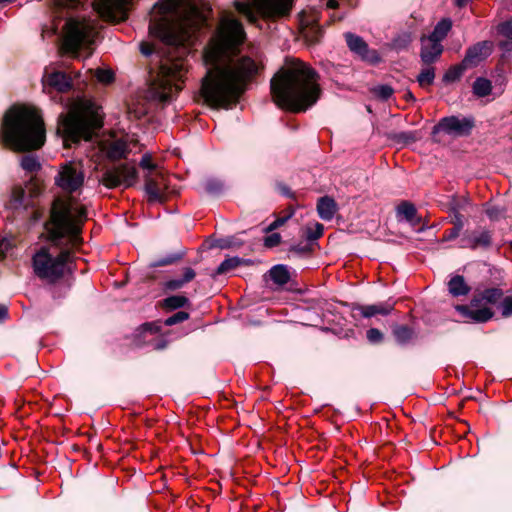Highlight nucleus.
<instances>
[{
	"mask_svg": "<svg viewBox=\"0 0 512 512\" xmlns=\"http://www.w3.org/2000/svg\"><path fill=\"white\" fill-rule=\"evenodd\" d=\"M245 32L241 22L231 16L220 20L204 57L213 65L202 80L201 96L212 108H227L235 104L262 66L248 56L232 58L243 43Z\"/></svg>",
	"mask_w": 512,
	"mask_h": 512,
	"instance_id": "1",
	"label": "nucleus"
},
{
	"mask_svg": "<svg viewBox=\"0 0 512 512\" xmlns=\"http://www.w3.org/2000/svg\"><path fill=\"white\" fill-rule=\"evenodd\" d=\"M159 9L162 16L151 19L149 32L179 52L175 60L168 59L162 63L150 87L153 99L167 102L182 89L187 73V62L183 55L189 52L196 32L206 25L210 9L200 8L190 2L180 3L178 0H169Z\"/></svg>",
	"mask_w": 512,
	"mask_h": 512,
	"instance_id": "2",
	"label": "nucleus"
},
{
	"mask_svg": "<svg viewBox=\"0 0 512 512\" xmlns=\"http://www.w3.org/2000/svg\"><path fill=\"white\" fill-rule=\"evenodd\" d=\"M319 78L309 64L299 59L287 61L270 81L272 99L282 109L304 112L320 98Z\"/></svg>",
	"mask_w": 512,
	"mask_h": 512,
	"instance_id": "3",
	"label": "nucleus"
},
{
	"mask_svg": "<svg viewBox=\"0 0 512 512\" xmlns=\"http://www.w3.org/2000/svg\"><path fill=\"white\" fill-rule=\"evenodd\" d=\"M3 142L12 150L23 152L41 148L46 139L44 121L38 109L13 106L4 115Z\"/></svg>",
	"mask_w": 512,
	"mask_h": 512,
	"instance_id": "4",
	"label": "nucleus"
},
{
	"mask_svg": "<svg viewBox=\"0 0 512 512\" xmlns=\"http://www.w3.org/2000/svg\"><path fill=\"white\" fill-rule=\"evenodd\" d=\"M86 220L87 211L83 204L72 198H57L52 203L45 229L56 245L75 248L82 243L81 232Z\"/></svg>",
	"mask_w": 512,
	"mask_h": 512,
	"instance_id": "5",
	"label": "nucleus"
},
{
	"mask_svg": "<svg viewBox=\"0 0 512 512\" xmlns=\"http://www.w3.org/2000/svg\"><path fill=\"white\" fill-rule=\"evenodd\" d=\"M103 125L101 107L91 100L76 102L66 114L58 118L57 132L64 141L76 143L91 139L95 130Z\"/></svg>",
	"mask_w": 512,
	"mask_h": 512,
	"instance_id": "6",
	"label": "nucleus"
},
{
	"mask_svg": "<svg viewBox=\"0 0 512 512\" xmlns=\"http://www.w3.org/2000/svg\"><path fill=\"white\" fill-rule=\"evenodd\" d=\"M71 261V251L68 248L54 255L48 248L42 247L34 254L32 264L37 277L49 283H55L63 277Z\"/></svg>",
	"mask_w": 512,
	"mask_h": 512,
	"instance_id": "7",
	"label": "nucleus"
},
{
	"mask_svg": "<svg viewBox=\"0 0 512 512\" xmlns=\"http://www.w3.org/2000/svg\"><path fill=\"white\" fill-rule=\"evenodd\" d=\"M293 0H247L236 1L235 7L249 22H256L258 17L275 19L289 15Z\"/></svg>",
	"mask_w": 512,
	"mask_h": 512,
	"instance_id": "8",
	"label": "nucleus"
},
{
	"mask_svg": "<svg viewBox=\"0 0 512 512\" xmlns=\"http://www.w3.org/2000/svg\"><path fill=\"white\" fill-rule=\"evenodd\" d=\"M96 36L97 30L92 22L71 18L64 26L62 48L65 52L78 57L79 49L92 45Z\"/></svg>",
	"mask_w": 512,
	"mask_h": 512,
	"instance_id": "9",
	"label": "nucleus"
},
{
	"mask_svg": "<svg viewBox=\"0 0 512 512\" xmlns=\"http://www.w3.org/2000/svg\"><path fill=\"white\" fill-rule=\"evenodd\" d=\"M503 297V291L500 288H488L476 295L471 301L470 306L459 305L457 310L464 316L474 322L484 323L490 320L494 313L489 307H478V303L485 301L486 303L496 304Z\"/></svg>",
	"mask_w": 512,
	"mask_h": 512,
	"instance_id": "10",
	"label": "nucleus"
},
{
	"mask_svg": "<svg viewBox=\"0 0 512 512\" xmlns=\"http://www.w3.org/2000/svg\"><path fill=\"white\" fill-rule=\"evenodd\" d=\"M138 179V172L134 165L123 163L107 168L101 177V183L109 188L132 187Z\"/></svg>",
	"mask_w": 512,
	"mask_h": 512,
	"instance_id": "11",
	"label": "nucleus"
},
{
	"mask_svg": "<svg viewBox=\"0 0 512 512\" xmlns=\"http://www.w3.org/2000/svg\"><path fill=\"white\" fill-rule=\"evenodd\" d=\"M85 174L80 163L70 161L60 166L55 184L64 192H78L84 184Z\"/></svg>",
	"mask_w": 512,
	"mask_h": 512,
	"instance_id": "12",
	"label": "nucleus"
},
{
	"mask_svg": "<svg viewBox=\"0 0 512 512\" xmlns=\"http://www.w3.org/2000/svg\"><path fill=\"white\" fill-rule=\"evenodd\" d=\"M474 126L472 117L448 116L439 120L433 127L432 134L442 132L452 137H464L470 135Z\"/></svg>",
	"mask_w": 512,
	"mask_h": 512,
	"instance_id": "13",
	"label": "nucleus"
},
{
	"mask_svg": "<svg viewBox=\"0 0 512 512\" xmlns=\"http://www.w3.org/2000/svg\"><path fill=\"white\" fill-rule=\"evenodd\" d=\"M161 322H147L140 325L134 333V341L137 346L149 345L154 350H162L166 347L167 341L161 335Z\"/></svg>",
	"mask_w": 512,
	"mask_h": 512,
	"instance_id": "14",
	"label": "nucleus"
},
{
	"mask_svg": "<svg viewBox=\"0 0 512 512\" xmlns=\"http://www.w3.org/2000/svg\"><path fill=\"white\" fill-rule=\"evenodd\" d=\"M131 0H94L93 6L106 21H123L127 17V6Z\"/></svg>",
	"mask_w": 512,
	"mask_h": 512,
	"instance_id": "15",
	"label": "nucleus"
},
{
	"mask_svg": "<svg viewBox=\"0 0 512 512\" xmlns=\"http://www.w3.org/2000/svg\"><path fill=\"white\" fill-rule=\"evenodd\" d=\"M145 192L150 202H164L168 179L162 170L144 174Z\"/></svg>",
	"mask_w": 512,
	"mask_h": 512,
	"instance_id": "16",
	"label": "nucleus"
},
{
	"mask_svg": "<svg viewBox=\"0 0 512 512\" xmlns=\"http://www.w3.org/2000/svg\"><path fill=\"white\" fill-rule=\"evenodd\" d=\"M344 38L349 50L357 55L361 60L373 65L378 64L381 61L378 51L370 49L362 37L352 32H346L344 33Z\"/></svg>",
	"mask_w": 512,
	"mask_h": 512,
	"instance_id": "17",
	"label": "nucleus"
},
{
	"mask_svg": "<svg viewBox=\"0 0 512 512\" xmlns=\"http://www.w3.org/2000/svg\"><path fill=\"white\" fill-rule=\"evenodd\" d=\"M493 45L489 41H482L469 47L463 59L464 66L476 67L492 53Z\"/></svg>",
	"mask_w": 512,
	"mask_h": 512,
	"instance_id": "18",
	"label": "nucleus"
},
{
	"mask_svg": "<svg viewBox=\"0 0 512 512\" xmlns=\"http://www.w3.org/2000/svg\"><path fill=\"white\" fill-rule=\"evenodd\" d=\"M41 193V187L36 182L31 180L26 188L15 187L12 190L11 202L14 208L19 206L27 207L31 204L30 198L36 197Z\"/></svg>",
	"mask_w": 512,
	"mask_h": 512,
	"instance_id": "19",
	"label": "nucleus"
},
{
	"mask_svg": "<svg viewBox=\"0 0 512 512\" xmlns=\"http://www.w3.org/2000/svg\"><path fill=\"white\" fill-rule=\"evenodd\" d=\"M462 247L470 249L489 248L492 244V233L489 230H475L471 233L465 234L462 238Z\"/></svg>",
	"mask_w": 512,
	"mask_h": 512,
	"instance_id": "20",
	"label": "nucleus"
},
{
	"mask_svg": "<svg viewBox=\"0 0 512 512\" xmlns=\"http://www.w3.org/2000/svg\"><path fill=\"white\" fill-rule=\"evenodd\" d=\"M442 52L443 46L441 43L427 37L421 38L420 57L425 65L434 63L441 56Z\"/></svg>",
	"mask_w": 512,
	"mask_h": 512,
	"instance_id": "21",
	"label": "nucleus"
},
{
	"mask_svg": "<svg viewBox=\"0 0 512 512\" xmlns=\"http://www.w3.org/2000/svg\"><path fill=\"white\" fill-rule=\"evenodd\" d=\"M43 85L58 92H67L72 87V80L66 73L55 71L43 78Z\"/></svg>",
	"mask_w": 512,
	"mask_h": 512,
	"instance_id": "22",
	"label": "nucleus"
},
{
	"mask_svg": "<svg viewBox=\"0 0 512 512\" xmlns=\"http://www.w3.org/2000/svg\"><path fill=\"white\" fill-rule=\"evenodd\" d=\"M396 216L399 221L405 220L412 227L418 226L421 222L415 205L408 201H403L397 206Z\"/></svg>",
	"mask_w": 512,
	"mask_h": 512,
	"instance_id": "23",
	"label": "nucleus"
},
{
	"mask_svg": "<svg viewBox=\"0 0 512 512\" xmlns=\"http://www.w3.org/2000/svg\"><path fill=\"white\" fill-rule=\"evenodd\" d=\"M103 150L107 158L113 161L126 158L130 152L127 142L123 139H117L107 143L103 147Z\"/></svg>",
	"mask_w": 512,
	"mask_h": 512,
	"instance_id": "24",
	"label": "nucleus"
},
{
	"mask_svg": "<svg viewBox=\"0 0 512 512\" xmlns=\"http://www.w3.org/2000/svg\"><path fill=\"white\" fill-rule=\"evenodd\" d=\"M354 311H358L364 318H371L376 315H388L393 310V306L388 303H379L373 305H355Z\"/></svg>",
	"mask_w": 512,
	"mask_h": 512,
	"instance_id": "25",
	"label": "nucleus"
},
{
	"mask_svg": "<svg viewBox=\"0 0 512 512\" xmlns=\"http://www.w3.org/2000/svg\"><path fill=\"white\" fill-rule=\"evenodd\" d=\"M337 211V204L335 200L329 196L319 198L317 202V212L321 219L330 221L333 219Z\"/></svg>",
	"mask_w": 512,
	"mask_h": 512,
	"instance_id": "26",
	"label": "nucleus"
},
{
	"mask_svg": "<svg viewBox=\"0 0 512 512\" xmlns=\"http://www.w3.org/2000/svg\"><path fill=\"white\" fill-rule=\"evenodd\" d=\"M196 276L194 269L186 267L183 270V277L179 279H170L164 283V288L167 290L175 291L184 287L187 283L191 282Z\"/></svg>",
	"mask_w": 512,
	"mask_h": 512,
	"instance_id": "27",
	"label": "nucleus"
},
{
	"mask_svg": "<svg viewBox=\"0 0 512 512\" xmlns=\"http://www.w3.org/2000/svg\"><path fill=\"white\" fill-rule=\"evenodd\" d=\"M448 290L454 297L465 296L470 292V287L461 275L451 277L448 282Z\"/></svg>",
	"mask_w": 512,
	"mask_h": 512,
	"instance_id": "28",
	"label": "nucleus"
},
{
	"mask_svg": "<svg viewBox=\"0 0 512 512\" xmlns=\"http://www.w3.org/2000/svg\"><path fill=\"white\" fill-rule=\"evenodd\" d=\"M269 276L271 280L279 285L283 286L287 284L290 280V274L285 265H275L269 270Z\"/></svg>",
	"mask_w": 512,
	"mask_h": 512,
	"instance_id": "29",
	"label": "nucleus"
},
{
	"mask_svg": "<svg viewBox=\"0 0 512 512\" xmlns=\"http://www.w3.org/2000/svg\"><path fill=\"white\" fill-rule=\"evenodd\" d=\"M452 27V22L450 19L445 18L437 23L433 32L427 37L433 39L439 43L447 36L448 32Z\"/></svg>",
	"mask_w": 512,
	"mask_h": 512,
	"instance_id": "30",
	"label": "nucleus"
},
{
	"mask_svg": "<svg viewBox=\"0 0 512 512\" xmlns=\"http://www.w3.org/2000/svg\"><path fill=\"white\" fill-rule=\"evenodd\" d=\"M393 335L401 345L407 344L414 337V331L406 325H398L393 328Z\"/></svg>",
	"mask_w": 512,
	"mask_h": 512,
	"instance_id": "31",
	"label": "nucleus"
},
{
	"mask_svg": "<svg viewBox=\"0 0 512 512\" xmlns=\"http://www.w3.org/2000/svg\"><path fill=\"white\" fill-rule=\"evenodd\" d=\"M390 138L396 143L411 144L420 140L421 135L418 131H403L391 134Z\"/></svg>",
	"mask_w": 512,
	"mask_h": 512,
	"instance_id": "32",
	"label": "nucleus"
},
{
	"mask_svg": "<svg viewBox=\"0 0 512 512\" xmlns=\"http://www.w3.org/2000/svg\"><path fill=\"white\" fill-rule=\"evenodd\" d=\"M492 85L491 82L486 79L479 77L474 81L473 93L478 97H485L491 93Z\"/></svg>",
	"mask_w": 512,
	"mask_h": 512,
	"instance_id": "33",
	"label": "nucleus"
},
{
	"mask_svg": "<svg viewBox=\"0 0 512 512\" xmlns=\"http://www.w3.org/2000/svg\"><path fill=\"white\" fill-rule=\"evenodd\" d=\"M471 205L470 200L466 196H453L448 203V212H462L467 210Z\"/></svg>",
	"mask_w": 512,
	"mask_h": 512,
	"instance_id": "34",
	"label": "nucleus"
},
{
	"mask_svg": "<svg viewBox=\"0 0 512 512\" xmlns=\"http://www.w3.org/2000/svg\"><path fill=\"white\" fill-rule=\"evenodd\" d=\"M240 263L241 260L238 257L225 259L223 262H221L216 271L212 274V277L215 278L218 275L226 274L237 268L240 265Z\"/></svg>",
	"mask_w": 512,
	"mask_h": 512,
	"instance_id": "35",
	"label": "nucleus"
},
{
	"mask_svg": "<svg viewBox=\"0 0 512 512\" xmlns=\"http://www.w3.org/2000/svg\"><path fill=\"white\" fill-rule=\"evenodd\" d=\"M20 165L27 172H36L40 170L41 164L35 155H25L21 158Z\"/></svg>",
	"mask_w": 512,
	"mask_h": 512,
	"instance_id": "36",
	"label": "nucleus"
},
{
	"mask_svg": "<svg viewBox=\"0 0 512 512\" xmlns=\"http://www.w3.org/2000/svg\"><path fill=\"white\" fill-rule=\"evenodd\" d=\"M435 79V70L430 65L423 68L420 74L417 76V81L421 87H426L431 85Z\"/></svg>",
	"mask_w": 512,
	"mask_h": 512,
	"instance_id": "37",
	"label": "nucleus"
},
{
	"mask_svg": "<svg viewBox=\"0 0 512 512\" xmlns=\"http://www.w3.org/2000/svg\"><path fill=\"white\" fill-rule=\"evenodd\" d=\"M468 66H464L463 61L460 65L450 67L443 76L445 82H454L462 76L463 72L468 69Z\"/></svg>",
	"mask_w": 512,
	"mask_h": 512,
	"instance_id": "38",
	"label": "nucleus"
},
{
	"mask_svg": "<svg viewBox=\"0 0 512 512\" xmlns=\"http://www.w3.org/2000/svg\"><path fill=\"white\" fill-rule=\"evenodd\" d=\"M188 302V298L183 295H173L164 299V306L168 309L175 310L184 307Z\"/></svg>",
	"mask_w": 512,
	"mask_h": 512,
	"instance_id": "39",
	"label": "nucleus"
},
{
	"mask_svg": "<svg viewBox=\"0 0 512 512\" xmlns=\"http://www.w3.org/2000/svg\"><path fill=\"white\" fill-rule=\"evenodd\" d=\"M324 227L321 223H314L313 225H307L305 228V237L310 240H317L323 235Z\"/></svg>",
	"mask_w": 512,
	"mask_h": 512,
	"instance_id": "40",
	"label": "nucleus"
},
{
	"mask_svg": "<svg viewBox=\"0 0 512 512\" xmlns=\"http://www.w3.org/2000/svg\"><path fill=\"white\" fill-rule=\"evenodd\" d=\"M184 253H175L170 254L165 257L159 258L151 263V267H161V266H167L176 263L180 259H182Z\"/></svg>",
	"mask_w": 512,
	"mask_h": 512,
	"instance_id": "41",
	"label": "nucleus"
},
{
	"mask_svg": "<svg viewBox=\"0 0 512 512\" xmlns=\"http://www.w3.org/2000/svg\"><path fill=\"white\" fill-rule=\"evenodd\" d=\"M373 94L381 99V100H388L394 93V90L389 85H379L375 87L373 90Z\"/></svg>",
	"mask_w": 512,
	"mask_h": 512,
	"instance_id": "42",
	"label": "nucleus"
},
{
	"mask_svg": "<svg viewBox=\"0 0 512 512\" xmlns=\"http://www.w3.org/2000/svg\"><path fill=\"white\" fill-rule=\"evenodd\" d=\"M139 166L146 170V172H152V171H160L161 169L158 168V166L153 163L152 156L149 153H146L142 156Z\"/></svg>",
	"mask_w": 512,
	"mask_h": 512,
	"instance_id": "43",
	"label": "nucleus"
},
{
	"mask_svg": "<svg viewBox=\"0 0 512 512\" xmlns=\"http://www.w3.org/2000/svg\"><path fill=\"white\" fill-rule=\"evenodd\" d=\"M188 318H189V313H187L185 311H178L175 314H173L172 316H170L167 319H165L164 325L165 326H172V325H175L177 323L184 322Z\"/></svg>",
	"mask_w": 512,
	"mask_h": 512,
	"instance_id": "44",
	"label": "nucleus"
},
{
	"mask_svg": "<svg viewBox=\"0 0 512 512\" xmlns=\"http://www.w3.org/2000/svg\"><path fill=\"white\" fill-rule=\"evenodd\" d=\"M95 77L99 82L109 84L114 80V73L111 70L97 69Z\"/></svg>",
	"mask_w": 512,
	"mask_h": 512,
	"instance_id": "45",
	"label": "nucleus"
},
{
	"mask_svg": "<svg viewBox=\"0 0 512 512\" xmlns=\"http://www.w3.org/2000/svg\"><path fill=\"white\" fill-rule=\"evenodd\" d=\"M295 211L294 209H290L289 212L287 213V215L283 216V217H278L277 219H275L268 227H267V231L270 232V231H273L277 228H279L280 226H282L288 219H290L293 215H294Z\"/></svg>",
	"mask_w": 512,
	"mask_h": 512,
	"instance_id": "46",
	"label": "nucleus"
},
{
	"mask_svg": "<svg viewBox=\"0 0 512 512\" xmlns=\"http://www.w3.org/2000/svg\"><path fill=\"white\" fill-rule=\"evenodd\" d=\"M205 190L210 194H216L222 190V183L215 179L207 180Z\"/></svg>",
	"mask_w": 512,
	"mask_h": 512,
	"instance_id": "47",
	"label": "nucleus"
},
{
	"mask_svg": "<svg viewBox=\"0 0 512 512\" xmlns=\"http://www.w3.org/2000/svg\"><path fill=\"white\" fill-rule=\"evenodd\" d=\"M498 31L504 37L512 40V20L501 23L499 25Z\"/></svg>",
	"mask_w": 512,
	"mask_h": 512,
	"instance_id": "48",
	"label": "nucleus"
},
{
	"mask_svg": "<svg viewBox=\"0 0 512 512\" xmlns=\"http://www.w3.org/2000/svg\"><path fill=\"white\" fill-rule=\"evenodd\" d=\"M451 216L450 223L453 224L454 227L463 229L464 228V216L461 212H449Z\"/></svg>",
	"mask_w": 512,
	"mask_h": 512,
	"instance_id": "49",
	"label": "nucleus"
},
{
	"mask_svg": "<svg viewBox=\"0 0 512 512\" xmlns=\"http://www.w3.org/2000/svg\"><path fill=\"white\" fill-rule=\"evenodd\" d=\"M501 311L504 317L512 315V296H507L502 300Z\"/></svg>",
	"mask_w": 512,
	"mask_h": 512,
	"instance_id": "50",
	"label": "nucleus"
},
{
	"mask_svg": "<svg viewBox=\"0 0 512 512\" xmlns=\"http://www.w3.org/2000/svg\"><path fill=\"white\" fill-rule=\"evenodd\" d=\"M461 231H462V229L453 226V228L446 230L444 232L441 241L449 242V241L455 240L460 235Z\"/></svg>",
	"mask_w": 512,
	"mask_h": 512,
	"instance_id": "51",
	"label": "nucleus"
},
{
	"mask_svg": "<svg viewBox=\"0 0 512 512\" xmlns=\"http://www.w3.org/2000/svg\"><path fill=\"white\" fill-rule=\"evenodd\" d=\"M367 339L371 343H378V342H380L383 339V334L377 328H370L367 331Z\"/></svg>",
	"mask_w": 512,
	"mask_h": 512,
	"instance_id": "52",
	"label": "nucleus"
},
{
	"mask_svg": "<svg viewBox=\"0 0 512 512\" xmlns=\"http://www.w3.org/2000/svg\"><path fill=\"white\" fill-rule=\"evenodd\" d=\"M281 242V236L278 233H272L264 239L266 247L272 248L279 245Z\"/></svg>",
	"mask_w": 512,
	"mask_h": 512,
	"instance_id": "53",
	"label": "nucleus"
},
{
	"mask_svg": "<svg viewBox=\"0 0 512 512\" xmlns=\"http://www.w3.org/2000/svg\"><path fill=\"white\" fill-rule=\"evenodd\" d=\"M11 247L12 243L9 239H2L0 241V257H4Z\"/></svg>",
	"mask_w": 512,
	"mask_h": 512,
	"instance_id": "54",
	"label": "nucleus"
},
{
	"mask_svg": "<svg viewBox=\"0 0 512 512\" xmlns=\"http://www.w3.org/2000/svg\"><path fill=\"white\" fill-rule=\"evenodd\" d=\"M140 51L143 55L149 56L154 52V46L150 43H141Z\"/></svg>",
	"mask_w": 512,
	"mask_h": 512,
	"instance_id": "55",
	"label": "nucleus"
},
{
	"mask_svg": "<svg viewBox=\"0 0 512 512\" xmlns=\"http://www.w3.org/2000/svg\"><path fill=\"white\" fill-rule=\"evenodd\" d=\"M8 316V308L3 305V304H0V322H2L3 320H5Z\"/></svg>",
	"mask_w": 512,
	"mask_h": 512,
	"instance_id": "56",
	"label": "nucleus"
},
{
	"mask_svg": "<svg viewBox=\"0 0 512 512\" xmlns=\"http://www.w3.org/2000/svg\"><path fill=\"white\" fill-rule=\"evenodd\" d=\"M279 190L281 191L282 194H284L286 196H289V197L293 196V193H291L290 189L288 187H286L285 185H279Z\"/></svg>",
	"mask_w": 512,
	"mask_h": 512,
	"instance_id": "57",
	"label": "nucleus"
},
{
	"mask_svg": "<svg viewBox=\"0 0 512 512\" xmlns=\"http://www.w3.org/2000/svg\"><path fill=\"white\" fill-rule=\"evenodd\" d=\"M326 6L329 9H335L338 7V1L337 0H327Z\"/></svg>",
	"mask_w": 512,
	"mask_h": 512,
	"instance_id": "58",
	"label": "nucleus"
},
{
	"mask_svg": "<svg viewBox=\"0 0 512 512\" xmlns=\"http://www.w3.org/2000/svg\"><path fill=\"white\" fill-rule=\"evenodd\" d=\"M68 5L71 6V7H76L78 6L82 0H66Z\"/></svg>",
	"mask_w": 512,
	"mask_h": 512,
	"instance_id": "59",
	"label": "nucleus"
},
{
	"mask_svg": "<svg viewBox=\"0 0 512 512\" xmlns=\"http://www.w3.org/2000/svg\"><path fill=\"white\" fill-rule=\"evenodd\" d=\"M467 2H468V0H456V5L459 7H462V6L466 5Z\"/></svg>",
	"mask_w": 512,
	"mask_h": 512,
	"instance_id": "60",
	"label": "nucleus"
},
{
	"mask_svg": "<svg viewBox=\"0 0 512 512\" xmlns=\"http://www.w3.org/2000/svg\"><path fill=\"white\" fill-rule=\"evenodd\" d=\"M405 98H406L407 100H415V98H414L413 94H412L410 91H408V92L405 94Z\"/></svg>",
	"mask_w": 512,
	"mask_h": 512,
	"instance_id": "61",
	"label": "nucleus"
},
{
	"mask_svg": "<svg viewBox=\"0 0 512 512\" xmlns=\"http://www.w3.org/2000/svg\"><path fill=\"white\" fill-rule=\"evenodd\" d=\"M494 214H495V211L490 210V209H488V210H487V215H488L490 218H493V217H494Z\"/></svg>",
	"mask_w": 512,
	"mask_h": 512,
	"instance_id": "62",
	"label": "nucleus"
},
{
	"mask_svg": "<svg viewBox=\"0 0 512 512\" xmlns=\"http://www.w3.org/2000/svg\"><path fill=\"white\" fill-rule=\"evenodd\" d=\"M12 0H0V3L11 2Z\"/></svg>",
	"mask_w": 512,
	"mask_h": 512,
	"instance_id": "63",
	"label": "nucleus"
}]
</instances>
